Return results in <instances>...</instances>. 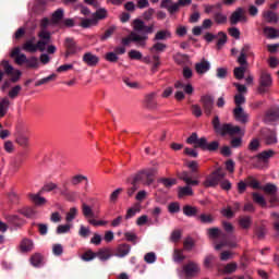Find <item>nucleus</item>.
Here are the masks:
<instances>
[{"label":"nucleus","mask_w":279,"mask_h":279,"mask_svg":"<svg viewBox=\"0 0 279 279\" xmlns=\"http://www.w3.org/2000/svg\"><path fill=\"white\" fill-rule=\"evenodd\" d=\"M234 104L236 106L235 108H241L245 104V96L243 94H236L234 96Z\"/></svg>","instance_id":"338daca9"},{"label":"nucleus","mask_w":279,"mask_h":279,"mask_svg":"<svg viewBox=\"0 0 279 279\" xmlns=\"http://www.w3.org/2000/svg\"><path fill=\"white\" fill-rule=\"evenodd\" d=\"M58 189V184L53 182L46 183L43 189L39 191V193H51V191H56Z\"/></svg>","instance_id":"5fc2aeb1"},{"label":"nucleus","mask_w":279,"mask_h":279,"mask_svg":"<svg viewBox=\"0 0 279 279\" xmlns=\"http://www.w3.org/2000/svg\"><path fill=\"white\" fill-rule=\"evenodd\" d=\"M19 213L20 215H23V217H27L28 219H31V217H34V215H36V211H34L32 207H24L20 209Z\"/></svg>","instance_id":"13d9d810"},{"label":"nucleus","mask_w":279,"mask_h":279,"mask_svg":"<svg viewBox=\"0 0 279 279\" xmlns=\"http://www.w3.org/2000/svg\"><path fill=\"white\" fill-rule=\"evenodd\" d=\"M178 197L179 199H183V197H193V187H191V185L179 187Z\"/></svg>","instance_id":"2f4dec72"},{"label":"nucleus","mask_w":279,"mask_h":279,"mask_svg":"<svg viewBox=\"0 0 279 279\" xmlns=\"http://www.w3.org/2000/svg\"><path fill=\"white\" fill-rule=\"evenodd\" d=\"M26 66L28 69H38V66H39L38 58L32 57L29 59H26Z\"/></svg>","instance_id":"052dcab7"},{"label":"nucleus","mask_w":279,"mask_h":279,"mask_svg":"<svg viewBox=\"0 0 279 279\" xmlns=\"http://www.w3.org/2000/svg\"><path fill=\"white\" fill-rule=\"evenodd\" d=\"M202 141V137L199 138L197 136V133H192L190 137H187L186 143L189 145H194L195 148H199V143Z\"/></svg>","instance_id":"a19ab883"},{"label":"nucleus","mask_w":279,"mask_h":279,"mask_svg":"<svg viewBox=\"0 0 279 279\" xmlns=\"http://www.w3.org/2000/svg\"><path fill=\"white\" fill-rule=\"evenodd\" d=\"M38 38H40V40L37 41V44H35L36 46V51H45V47H47V45H49V43H51V32L49 31H40L38 33Z\"/></svg>","instance_id":"1a4fd4ad"},{"label":"nucleus","mask_w":279,"mask_h":279,"mask_svg":"<svg viewBox=\"0 0 279 279\" xmlns=\"http://www.w3.org/2000/svg\"><path fill=\"white\" fill-rule=\"evenodd\" d=\"M75 217H77V208L72 207L65 216V221H68V223H71V221H73Z\"/></svg>","instance_id":"680f3d73"},{"label":"nucleus","mask_w":279,"mask_h":279,"mask_svg":"<svg viewBox=\"0 0 279 279\" xmlns=\"http://www.w3.org/2000/svg\"><path fill=\"white\" fill-rule=\"evenodd\" d=\"M158 174V169L156 168H147L144 170H141L133 177V184H138V182H142L144 186H151L154 182H156V175Z\"/></svg>","instance_id":"20e7f679"},{"label":"nucleus","mask_w":279,"mask_h":279,"mask_svg":"<svg viewBox=\"0 0 279 279\" xmlns=\"http://www.w3.org/2000/svg\"><path fill=\"white\" fill-rule=\"evenodd\" d=\"M178 178L179 180H182L183 182H185L187 186H197L199 184L198 180H193L191 178V173H189V171H183L179 173Z\"/></svg>","instance_id":"4be33fe9"},{"label":"nucleus","mask_w":279,"mask_h":279,"mask_svg":"<svg viewBox=\"0 0 279 279\" xmlns=\"http://www.w3.org/2000/svg\"><path fill=\"white\" fill-rule=\"evenodd\" d=\"M214 21L217 23V25H223L228 23V16L221 12H217L214 14Z\"/></svg>","instance_id":"79ce46f5"},{"label":"nucleus","mask_w":279,"mask_h":279,"mask_svg":"<svg viewBox=\"0 0 279 279\" xmlns=\"http://www.w3.org/2000/svg\"><path fill=\"white\" fill-rule=\"evenodd\" d=\"M253 197V202H255V204H259V206H267V202L265 201V196L254 192L252 194Z\"/></svg>","instance_id":"de8ad7c7"},{"label":"nucleus","mask_w":279,"mask_h":279,"mask_svg":"<svg viewBox=\"0 0 279 279\" xmlns=\"http://www.w3.org/2000/svg\"><path fill=\"white\" fill-rule=\"evenodd\" d=\"M184 258H186V256H184V253L182 252V250L175 248L173 252L174 263H182V260H184Z\"/></svg>","instance_id":"4d7b16f0"},{"label":"nucleus","mask_w":279,"mask_h":279,"mask_svg":"<svg viewBox=\"0 0 279 279\" xmlns=\"http://www.w3.org/2000/svg\"><path fill=\"white\" fill-rule=\"evenodd\" d=\"M276 156V151L272 149L264 150L256 155L255 158L259 160V162H263L264 165H269V159L274 158Z\"/></svg>","instance_id":"aec40b11"},{"label":"nucleus","mask_w":279,"mask_h":279,"mask_svg":"<svg viewBox=\"0 0 279 279\" xmlns=\"http://www.w3.org/2000/svg\"><path fill=\"white\" fill-rule=\"evenodd\" d=\"M264 21L266 23H269L270 25H276L279 23V15L278 13L271 11V10H268V11H264L263 14H262Z\"/></svg>","instance_id":"6ab92c4d"},{"label":"nucleus","mask_w":279,"mask_h":279,"mask_svg":"<svg viewBox=\"0 0 279 279\" xmlns=\"http://www.w3.org/2000/svg\"><path fill=\"white\" fill-rule=\"evenodd\" d=\"M16 143L17 145H20L21 147H29V137L25 136V135H20L16 138Z\"/></svg>","instance_id":"bf43d9fd"},{"label":"nucleus","mask_w":279,"mask_h":279,"mask_svg":"<svg viewBox=\"0 0 279 279\" xmlns=\"http://www.w3.org/2000/svg\"><path fill=\"white\" fill-rule=\"evenodd\" d=\"M194 69L198 75H204L210 71V62L206 59H202L199 62L195 63Z\"/></svg>","instance_id":"a211bd4d"},{"label":"nucleus","mask_w":279,"mask_h":279,"mask_svg":"<svg viewBox=\"0 0 279 279\" xmlns=\"http://www.w3.org/2000/svg\"><path fill=\"white\" fill-rule=\"evenodd\" d=\"M166 189H171L174 184H178V181L175 179H167V178H161L158 180Z\"/></svg>","instance_id":"864d4df0"},{"label":"nucleus","mask_w":279,"mask_h":279,"mask_svg":"<svg viewBox=\"0 0 279 279\" xmlns=\"http://www.w3.org/2000/svg\"><path fill=\"white\" fill-rule=\"evenodd\" d=\"M0 83L3 82V77L4 75H8V77H11V82L13 84H16V82H19V80H21V75H23V73L20 70H14V66H12V64H10V61L8 60H2L0 62Z\"/></svg>","instance_id":"39448f33"},{"label":"nucleus","mask_w":279,"mask_h":279,"mask_svg":"<svg viewBox=\"0 0 279 279\" xmlns=\"http://www.w3.org/2000/svg\"><path fill=\"white\" fill-rule=\"evenodd\" d=\"M131 250H132V246L130 244H125V243L120 244L116 248L114 256H117L118 258H125V256L130 254Z\"/></svg>","instance_id":"b1692460"},{"label":"nucleus","mask_w":279,"mask_h":279,"mask_svg":"<svg viewBox=\"0 0 279 279\" xmlns=\"http://www.w3.org/2000/svg\"><path fill=\"white\" fill-rule=\"evenodd\" d=\"M245 182H246V186H250L251 189H254L255 191H258V190L260 191V189L263 186V185H260V182L252 175H248L245 179Z\"/></svg>","instance_id":"473e14b6"},{"label":"nucleus","mask_w":279,"mask_h":279,"mask_svg":"<svg viewBox=\"0 0 279 279\" xmlns=\"http://www.w3.org/2000/svg\"><path fill=\"white\" fill-rule=\"evenodd\" d=\"M258 147H260V141L258 138H253L248 144V151H258Z\"/></svg>","instance_id":"0e129e2a"},{"label":"nucleus","mask_w":279,"mask_h":279,"mask_svg":"<svg viewBox=\"0 0 279 279\" xmlns=\"http://www.w3.org/2000/svg\"><path fill=\"white\" fill-rule=\"evenodd\" d=\"M199 102L203 106V110L206 117H210L213 114V110L215 108V98L211 95H204L201 97Z\"/></svg>","instance_id":"9d476101"},{"label":"nucleus","mask_w":279,"mask_h":279,"mask_svg":"<svg viewBox=\"0 0 279 279\" xmlns=\"http://www.w3.org/2000/svg\"><path fill=\"white\" fill-rule=\"evenodd\" d=\"M8 110H10V99L3 98L0 101V119H3L8 114Z\"/></svg>","instance_id":"c9c22d12"},{"label":"nucleus","mask_w":279,"mask_h":279,"mask_svg":"<svg viewBox=\"0 0 279 279\" xmlns=\"http://www.w3.org/2000/svg\"><path fill=\"white\" fill-rule=\"evenodd\" d=\"M254 232H255V236H257V239L259 241H263V239H265V235L267 234V229H265V227L260 226V227L255 228Z\"/></svg>","instance_id":"603ef678"},{"label":"nucleus","mask_w":279,"mask_h":279,"mask_svg":"<svg viewBox=\"0 0 279 279\" xmlns=\"http://www.w3.org/2000/svg\"><path fill=\"white\" fill-rule=\"evenodd\" d=\"M260 135L265 138L266 145H276V143H278L276 131H271L270 129H262Z\"/></svg>","instance_id":"2eb2a0df"},{"label":"nucleus","mask_w":279,"mask_h":279,"mask_svg":"<svg viewBox=\"0 0 279 279\" xmlns=\"http://www.w3.org/2000/svg\"><path fill=\"white\" fill-rule=\"evenodd\" d=\"M168 211L171 213V215H175V213H180V203L173 202L168 205Z\"/></svg>","instance_id":"69168bd1"},{"label":"nucleus","mask_w":279,"mask_h":279,"mask_svg":"<svg viewBox=\"0 0 279 279\" xmlns=\"http://www.w3.org/2000/svg\"><path fill=\"white\" fill-rule=\"evenodd\" d=\"M169 38H171V31L161 29L155 34V36L153 38V43H160V40H167Z\"/></svg>","instance_id":"bb28decb"},{"label":"nucleus","mask_w":279,"mask_h":279,"mask_svg":"<svg viewBox=\"0 0 279 279\" xmlns=\"http://www.w3.org/2000/svg\"><path fill=\"white\" fill-rule=\"evenodd\" d=\"M83 62L87 64V66H97L99 64V58L97 54H93V52H85L83 54Z\"/></svg>","instance_id":"5701e85b"},{"label":"nucleus","mask_w":279,"mask_h":279,"mask_svg":"<svg viewBox=\"0 0 279 279\" xmlns=\"http://www.w3.org/2000/svg\"><path fill=\"white\" fill-rule=\"evenodd\" d=\"M11 58H15V64H25L27 62V56L21 54V48L16 47L14 48L11 53Z\"/></svg>","instance_id":"412c9836"},{"label":"nucleus","mask_w":279,"mask_h":279,"mask_svg":"<svg viewBox=\"0 0 279 279\" xmlns=\"http://www.w3.org/2000/svg\"><path fill=\"white\" fill-rule=\"evenodd\" d=\"M96 258H99V260H102V263H105V260H110V258H112V250H110V248H100L96 253Z\"/></svg>","instance_id":"cd10ccee"},{"label":"nucleus","mask_w":279,"mask_h":279,"mask_svg":"<svg viewBox=\"0 0 279 279\" xmlns=\"http://www.w3.org/2000/svg\"><path fill=\"white\" fill-rule=\"evenodd\" d=\"M65 53L64 58H69L70 56H75L78 51H82V48L77 46V43L73 37H66L64 39Z\"/></svg>","instance_id":"6e6552de"},{"label":"nucleus","mask_w":279,"mask_h":279,"mask_svg":"<svg viewBox=\"0 0 279 279\" xmlns=\"http://www.w3.org/2000/svg\"><path fill=\"white\" fill-rule=\"evenodd\" d=\"M264 34L269 39L279 38V29L271 26L264 27Z\"/></svg>","instance_id":"f704fd0d"},{"label":"nucleus","mask_w":279,"mask_h":279,"mask_svg":"<svg viewBox=\"0 0 279 279\" xmlns=\"http://www.w3.org/2000/svg\"><path fill=\"white\" fill-rule=\"evenodd\" d=\"M132 25L133 32L128 37L122 38V46L130 47L131 43H135L136 47H146L147 40H149V34H154L156 26L154 24L147 26L145 21L141 19H135Z\"/></svg>","instance_id":"f257e3e1"},{"label":"nucleus","mask_w":279,"mask_h":279,"mask_svg":"<svg viewBox=\"0 0 279 279\" xmlns=\"http://www.w3.org/2000/svg\"><path fill=\"white\" fill-rule=\"evenodd\" d=\"M239 226L243 230H250L252 228V217L251 216H244L239 219Z\"/></svg>","instance_id":"e433bc0d"},{"label":"nucleus","mask_w":279,"mask_h":279,"mask_svg":"<svg viewBox=\"0 0 279 279\" xmlns=\"http://www.w3.org/2000/svg\"><path fill=\"white\" fill-rule=\"evenodd\" d=\"M29 199L34 202L37 206H43V204H47V199L38 194H28Z\"/></svg>","instance_id":"ea45409f"},{"label":"nucleus","mask_w":279,"mask_h":279,"mask_svg":"<svg viewBox=\"0 0 279 279\" xmlns=\"http://www.w3.org/2000/svg\"><path fill=\"white\" fill-rule=\"evenodd\" d=\"M272 84L274 80L271 78V74H269L267 71H262L257 93L259 95H265V93H269V88H271Z\"/></svg>","instance_id":"0eeeda50"},{"label":"nucleus","mask_w":279,"mask_h":279,"mask_svg":"<svg viewBox=\"0 0 279 279\" xmlns=\"http://www.w3.org/2000/svg\"><path fill=\"white\" fill-rule=\"evenodd\" d=\"M20 250L21 252H32V250H34V242H32L29 239L22 240Z\"/></svg>","instance_id":"4c0bfd02"},{"label":"nucleus","mask_w":279,"mask_h":279,"mask_svg":"<svg viewBox=\"0 0 279 279\" xmlns=\"http://www.w3.org/2000/svg\"><path fill=\"white\" fill-rule=\"evenodd\" d=\"M218 36L217 49H221V47L228 43V35L223 32H219Z\"/></svg>","instance_id":"49530a36"},{"label":"nucleus","mask_w":279,"mask_h":279,"mask_svg":"<svg viewBox=\"0 0 279 279\" xmlns=\"http://www.w3.org/2000/svg\"><path fill=\"white\" fill-rule=\"evenodd\" d=\"M211 125L214 128L215 134L218 136H230V145L233 149H239V147H243V136H245V131L241 129L239 125H234L232 123H223L221 124V120H219V116H215Z\"/></svg>","instance_id":"f03ea898"},{"label":"nucleus","mask_w":279,"mask_h":279,"mask_svg":"<svg viewBox=\"0 0 279 279\" xmlns=\"http://www.w3.org/2000/svg\"><path fill=\"white\" fill-rule=\"evenodd\" d=\"M117 32V26H110L105 34L100 35L101 43H105V40H108Z\"/></svg>","instance_id":"8fccbe9b"},{"label":"nucleus","mask_w":279,"mask_h":279,"mask_svg":"<svg viewBox=\"0 0 279 279\" xmlns=\"http://www.w3.org/2000/svg\"><path fill=\"white\" fill-rule=\"evenodd\" d=\"M83 29H88V27H93V25H97V20L95 19H83L80 24Z\"/></svg>","instance_id":"09e8293b"},{"label":"nucleus","mask_w":279,"mask_h":279,"mask_svg":"<svg viewBox=\"0 0 279 279\" xmlns=\"http://www.w3.org/2000/svg\"><path fill=\"white\" fill-rule=\"evenodd\" d=\"M231 25H236L238 23H247V16L245 15V9L238 8L229 17Z\"/></svg>","instance_id":"f8f14e48"},{"label":"nucleus","mask_w":279,"mask_h":279,"mask_svg":"<svg viewBox=\"0 0 279 279\" xmlns=\"http://www.w3.org/2000/svg\"><path fill=\"white\" fill-rule=\"evenodd\" d=\"M183 215H185V217H198L199 216V208H197L196 206H192V205H184L182 208Z\"/></svg>","instance_id":"393cba45"},{"label":"nucleus","mask_w":279,"mask_h":279,"mask_svg":"<svg viewBox=\"0 0 279 279\" xmlns=\"http://www.w3.org/2000/svg\"><path fill=\"white\" fill-rule=\"evenodd\" d=\"M23 90V87L21 85H16L9 90V97L10 99H16L19 97V94Z\"/></svg>","instance_id":"6e6d98bb"},{"label":"nucleus","mask_w":279,"mask_h":279,"mask_svg":"<svg viewBox=\"0 0 279 279\" xmlns=\"http://www.w3.org/2000/svg\"><path fill=\"white\" fill-rule=\"evenodd\" d=\"M129 58L131 60H143V53L138 50H131L129 52Z\"/></svg>","instance_id":"774afa93"},{"label":"nucleus","mask_w":279,"mask_h":279,"mask_svg":"<svg viewBox=\"0 0 279 279\" xmlns=\"http://www.w3.org/2000/svg\"><path fill=\"white\" fill-rule=\"evenodd\" d=\"M31 264L33 267H40L43 265V255L40 253L34 254L31 257Z\"/></svg>","instance_id":"a18cd8bd"},{"label":"nucleus","mask_w":279,"mask_h":279,"mask_svg":"<svg viewBox=\"0 0 279 279\" xmlns=\"http://www.w3.org/2000/svg\"><path fill=\"white\" fill-rule=\"evenodd\" d=\"M207 236L208 239H219V236H222V239H226V233H223V231H221V229L214 227V228H209L207 229Z\"/></svg>","instance_id":"c85d7f7f"},{"label":"nucleus","mask_w":279,"mask_h":279,"mask_svg":"<svg viewBox=\"0 0 279 279\" xmlns=\"http://www.w3.org/2000/svg\"><path fill=\"white\" fill-rule=\"evenodd\" d=\"M167 50V44H162L160 41L155 43L149 49L148 51L153 54V56H159V53H162Z\"/></svg>","instance_id":"a878e982"},{"label":"nucleus","mask_w":279,"mask_h":279,"mask_svg":"<svg viewBox=\"0 0 279 279\" xmlns=\"http://www.w3.org/2000/svg\"><path fill=\"white\" fill-rule=\"evenodd\" d=\"M82 214L86 219L89 217H95V211H93V207L86 203H82Z\"/></svg>","instance_id":"58836bf2"},{"label":"nucleus","mask_w":279,"mask_h":279,"mask_svg":"<svg viewBox=\"0 0 279 279\" xmlns=\"http://www.w3.org/2000/svg\"><path fill=\"white\" fill-rule=\"evenodd\" d=\"M199 149L203 151H217V149H219V142L214 141L208 143L206 137H202V141L199 142Z\"/></svg>","instance_id":"f3484780"},{"label":"nucleus","mask_w":279,"mask_h":279,"mask_svg":"<svg viewBox=\"0 0 279 279\" xmlns=\"http://www.w3.org/2000/svg\"><path fill=\"white\" fill-rule=\"evenodd\" d=\"M62 19H64V9H57L51 15L50 23L59 25Z\"/></svg>","instance_id":"c756f323"},{"label":"nucleus","mask_w":279,"mask_h":279,"mask_svg":"<svg viewBox=\"0 0 279 279\" xmlns=\"http://www.w3.org/2000/svg\"><path fill=\"white\" fill-rule=\"evenodd\" d=\"M199 271H202V269L199 268V264L195 262H189L183 266V272L187 278H195V276H197Z\"/></svg>","instance_id":"4468645a"},{"label":"nucleus","mask_w":279,"mask_h":279,"mask_svg":"<svg viewBox=\"0 0 279 279\" xmlns=\"http://www.w3.org/2000/svg\"><path fill=\"white\" fill-rule=\"evenodd\" d=\"M259 191H264L267 195H278V186L274 183H267L266 185H262Z\"/></svg>","instance_id":"72a5a7b5"},{"label":"nucleus","mask_w":279,"mask_h":279,"mask_svg":"<svg viewBox=\"0 0 279 279\" xmlns=\"http://www.w3.org/2000/svg\"><path fill=\"white\" fill-rule=\"evenodd\" d=\"M264 123H278L279 121V107H270L264 114Z\"/></svg>","instance_id":"ddd939ff"},{"label":"nucleus","mask_w":279,"mask_h":279,"mask_svg":"<svg viewBox=\"0 0 279 279\" xmlns=\"http://www.w3.org/2000/svg\"><path fill=\"white\" fill-rule=\"evenodd\" d=\"M84 180H85V182H88V178L86 175L76 174V175L72 177L71 184H72V186H77V184H82Z\"/></svg>","instance_id":"37998d69"},{"label":"nucleus","mask_w":279,"mask_h":279,"mask_svg":"<svg viewBox=\"0 0 279 279\" xmlns=\"http://www.w3.org/2000/svg\"><path fill=\"white\" fill-rule=\"evenodd\" d=\"M223 178H226V172L223 171V168L219 167L206 178L203 182V186H205V189H215L216 186H219V183Z\"/></svg>","instance_id":"423d86ee"},{"label":"nucleus","mask_w":279,"mask_h":279,"mask_svg":"<svg viewBox=\"0 0 279 279\" xmlns=\"http://www.w3.org/2000/svg\"><path fill=\"white\" fill-rule=\"evenodd\" d=\"M233 117L235 121L242 123L243 125H245V123L250 121V114H247L245 110H243V107H235L233 109Z\"/></svg>","instance_id":"dca6fc26"},{"label":"nucleus","mask_w":279,"mask_h":279,"mask_svg":"<svg viewBox=\"0 0 279 279\" xmlns=\"http://www.w3.org/2000/svg\"><path fill=\"white\" fill-rule=\"evenodd\" d=\"M34 43H36V37L26 40V43H24L22 46L23 51H28V53H36V44Z\"/></svg>","instance_id":"7c9ffc66"},{"label":"nucleus","mask_w":279,"mask_h":279,"mask_svg":"<svg viewBox=\"0 0 279 279\" xmlns=\"http://www.w3.org/2000/svg\"><path fill=\"white\" fill-rule=\"evenodd\" d=\"M197 220L201 221V223H213L215 221V217L210 214H201L197 216Z\"/></svg>","instance_id":"c03bdc74"},{"label":"nucleus","mask_w":279,"mask_h":279,"mask_svg":"<svg viewBox=\"0 0 279 279\" xmlns=\"http://www.w3.org/2000/svg\"><path fill=\"white\" fill-rule=\"evenodd\" d=\"M151 60H153V65H151L150 71L153 73H156V71H158V68L161 64V62H160V54H153Z\"/></svg>","instance_id":"3c124183"},{"label":"nucleus","mask_w":279,"mask_h":279,"mask_svg":"<svg viewBox=\"0 0 279 279\" xmlns=\"http://www.w3.org/2000/svg\"><path fill=\"white\" fill-rule=\"evenodd\" d=\"M247 56H254V52H252V46L250 44H245L241 51L240 56L238 57V62L240 63V66L234 68L233 75L235 80H243L245 77V71L247 66Z\"/></svg>","instance_id":"7ed1b4c3"},{"label":"nucleus","mask_w":279,"mask_h":279,"mask_svg":"<svg viewBox=\"0 0 279 279\" xmlns=\"http://www.w3.org/2000/svg\"><path fill=\"white\" fill-rule=\"evenodd\" d=\"M94 258H97V253L93 252L92 250L85 252L82 255V259L85 260L86 263L94 260Z\"/></svg>","instance_id":"e2e57ef3"},{"label":"nucleus","mask_w":279,"mask_h":279,"mask_svg":"<svg viewBox=\"0 0 279 279\" xmlns=\"http://www.w3.org/2000/svg\"><path fill=\"white\" fill-rule=\"evenodd\" d=\"M158 97V93L151 92L144 96V108L147 110H158V101L156 100Z\"/></svg>","instance_id":"9b49d317"}]
</instances>
